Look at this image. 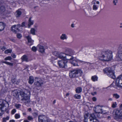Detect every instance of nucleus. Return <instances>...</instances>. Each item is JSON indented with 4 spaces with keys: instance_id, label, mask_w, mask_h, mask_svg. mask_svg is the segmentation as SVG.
I'll list each match as a JSON object with an SVG mask.
<instances>
[{
    "instance_id": "obj_1",
    "label": "nucleus",
    "mask_w": 122,
    "mask_h": 122,
    "mask_svg": "<svg viewBox=\"0 0 122 122\" xmlns=\"http://www.w3.org/2000/svg\"><path fill=\"white\" fill-rule=\"evenodd\" d=\"M112 51L108 50L103 51L99 58L101 60L108 61L111 60L112 59Z\"/></svg>"
},
{
    "instance_id": "obj_2",
    "label": "nucleus",
    "mask_w": 122,
    "mask_h": 122,
    "mask_svg": "<svg viewBox=\"0 0 122 122\" xmlns=\"http://www.w3.org/2000/svg\"><path fill=\"white\" fill-rule=\"evenodd\" d=\"M20 95L21 97V100L25 101V102L26 103H29L30 102V97L29 95L30 93L28 90H25L24 91H21L20 92Z\"/></svg>"
},
{
    "instance_id": "obj_3",
    "label": "nucleus",
    "mask_w": 122,
    "mask_h": 122,
    "mask_svg": "<svg viewBox=\"0 0 122 122\" xmlns=\"http://www.w3.org/2000/svg\"><path fill=\"white\" fill-rule=\"evenodd\" d=\"M82 73L81 70L76 69L70 71L69 75L70 78H73L81 76Z\"/></svg>"
},
{
    "instance_id": "obj_4",
    "label": "nucleus",
    "mask_w": 122,
    "mask_h": 122,
    "mask_svg": "<svg viewBox=\"0 0 122 122\" xmlns=\"http://www.w3.org/2000/svg\"><path fill=\"white\" fill-rule=\"evenodd\" d=\"M74 51L70 48H67L66 49L65 54V57L67 58V60H72L73 59L74 57L72 56L74 54Z\"/></svg>"
},
{
    "instance_id": "obj_5",
    "label": "nucleus",
    "mask_w": 122,
    "mask_h": 122,
    "mask_svg": "<svg viewBox=\"0 0 122 122\" xmlns=\"http://www.w3.org/2000/svg\"><path fill=\"white\" fill-rule=\"evenodd\" d=\"M104 73L106 74L108 76L113 79H115V76L114 71L112 70L110 67L106 68L103 70Z\"/></svg>"
},
{
    "instance_id": "obj_6",
    "label": "nucleus",
    "mask_w": 122,
    "mask_h": 122,
    "mask_svg": "<svg viewBox=\"0 0 122 122\" xmlns=\"http://www.w3.org/2000/svg\"><path fill=\"white\" fill-rule=\"evenodd\" d=\"M115 119L119 121H122V109L115 110Z\"/></svg>"
},
{
    "instance_id": "obj_7",
    "label": "nucleus",
    "mask_w": 122,
    "mask_h": 122,
    "mask_svg": "<svg viewBox=\"0 0 122 122\" xmlns=\"http://www.w3.org/2000/svg\"><path fill=\"white\" fill-rule=\"evenodd\" d=\"M115 85L113 86V87L115 88L117 87L122 88V75H121L118 76L117 78Z\"/></svg>"
},
{
    "instance_id": "obj_8",
    "label": "nucleus",
    "mask_w": 122,
    "mask_h": 122,
    "mask_svg": "<svg viewBox=\"0 0 122 122\" xmlns=\"http://www.w3.org/2000/svg\"><path fill=\"white\" fill-rule=\"evenodd\" d=\"M116 57L117 60L119 61L122 60V44L120 45L119 46Z\"/></svg>"
},
{
    "instance_id": "obj_9",
    "label": "nucleus",
    "mask_w": 122,
    "mask_h": 122,
    "mask_svg": "<svg viewBox=\"0 0 122 122\" xmlns=\"http://www.w3.org/2000/svg\"><path fill=\"white\" fill-rule=\"evenodd\" d=\"M39 122H50L48 118L45 115H40L38 117Z\"/></svg>"
},
{
    "instance_id": "obj_10",
    "label": "nucleus",
    "mask_w": 122,
    "mask_h": 122,
    "mask_svg": "<svg viewBox=\"0 0 122 122\" xmlns=\"http://www.w3.org/2000/svg\"><path fill=\"white\" fill-rule=\"evenodd\" d=\"M36 81L35 82V85L38 87L40 86L43 84V81L41 79L37 77L35 78V80Z\"/></svg>"
},
{
    "instance_id": "obj_11",
    "label": "nucleus",
    "mask_w": 122,
    "mask_h": 122,
    "mask_svg": "<svg viewBox=\"0 0 122 122\" xmlns=\"http://www.w3.org/2000/svg\"><path fill=\"white\" fill-rule=\"evenodd\" d=\"M78 62L81 63H87L86 62L79 60L77 59H75L72 61H71L70 63L73 66H79L78 65Z\"/></svg>"
},
{
    "instance_id": "obj_12",
    "label": "nucleus",
    "mask_w": 122,
    "mask_h": 122,
    "mask_svg": "<svg viewBox=\"0 0 122 122\" xmlns=\"http://www.w3.org/2000/svg\"><path fill=\"white\" fill-rule=\"evenodd\" d=\"M6 110V107L5 106L4 102L2 100H0V111L2 112L5 111Z\"/></svg>"
},
{
    "instance_id": "obj_13",
    "label": "nucleus",
    "mask_w": 122,
    "mask_h": 122,
    "mask_svg": "<svg viewBox=\"0 0 122 122\" xmlns=\"http://www.w3.org/2000/svg\"><path fill=\"white\" fill-rule=\"evenodd\" d=\"M67 62L65 60H62L59 61L58 63L60 67L61 68L65 67L66 66V63Z\"/></svg>"
},
{
    "instance_id": "obj_14",
    "label": "nucleus",
    "mask_w": 122,
    "mask_h": 122,
    "mask_svg": "<svg viewBox=\"0 0 122 122\" xmlns=\"http://www.w3.org/2000/svg\"><path fill=\"white\" fill-rule=\"evenodd\" d=\"M11 29L12 31L15 33H17L20 31L18 28L16 27L15 25H14L12 26Z\"/></svg>"
},
{
    "instance_id": "obj_15",
    "label": "nucleus",
    "mask_w": 122,
    "mask_h": 122,
    "mask_svg": "<svg viewBox=\"0 0 122 122\" xmlns=\"http://www.w3.org/2000/svg\"><path fill=\"white\" fill-rule=\"evenodd\" d=\"M102 110L101 107L99 106H97L94 109V110L97 113L101 112Z\"/></svg>"
},
{
    "instance_id": "obj_16",
    "label": "nucleus",
    "mask_w": 122,
    "mask_h": 122,
    "mask_svg": "<svg viewBox=\"0 0 122 122\" xmlns=\"http://www.w3.org/2000/svg\"><path fill=\"white\" fill-rule=\"evenodd\" d=\"M65 55V53H59L58 55V57L63 60H67V58L65 57L66 56H64V55Z\"/></svg>"
},
{
    "instance_id": "obj_17",
    "label": "nucleus",
    "mask_w": 122,
    "mask_h": 122,
    "mask_svg": "<svg viewBox=\"0 0 122 122\" xmlns=\"http://www.w3.org/2000/svg\"><path fill=\"white\" fill-rule=\"evenodd\" d=\"M26 37L28 40V42L30 43V44L28 43V45L30 46L32 45L33 44L34 41L32 40L31 36L28 35L27 36H26Z\"/></svg>"
},
{
    "instance_id": "obj_18",
    "label": "nucleus",
    "mask_w": 122,
    "mask_h": 122,
    "mask_svg": "<svg viewBox=\"0 0 122 122\" xmlns=\"http://www.w3.org/2000/svg\"><path fill=\"white\" fill-rule=\"evenodd\" d=\"M88 114V115H89V118L90 119V121H92L94 119H95L96 118V117L94 114Z\"/></svg>"
},
{
    "instance_id": "obj_19",
    "label": "nucleus",
    "mask_w": 122,
    "mask_h": 122,
    "mask_svg": "<svg viewBox=\"0 0 122 122\" xmlns=\"http://www.w3.org/2000/svg\"><path fill=\"white\" fill-rule=\"evenodd\" d=\"M6 10L5 7L3 5L0 6V13L2 14Z\"/></svg>"
},
{
    "instance_id": "obj_20",
    "label": "nucleus",
    "mask_w": 122,
    "mask_h": 122,
    "mask_svg": "<svg viewBox=\"0 0 122 122\" xmlns=\"http://www.w3.org/2000/svg\"><path fill=\"white\" fill-rule=\"evenodd\" d=\"M5 24L2 22H0V31L3 30L4 29Z\"/></svg>"
},
{
    "instance_id": "obj_21",
    "label": "nucleus",
    "mask_w": 122,
    "mask_h": 122,
    "mask_svg": "<svg viewBox=\"0 0 122 122\" xmlns=\"http://www.w3.org/2000/svg\"><path fill=\"white\" fill-rule=\"evenodd\" d=\"M60 39L62 40H66L67 39V36L65 34H62L60 37Z\"/></svg>"
},
{
    "instance_id": "obj_22",
    "label": "nucleus",
    "mask_w": 122,
    "mask_h": 122,
    "mask_svg": "<svg viewBox=\"0 0 122 122\" xmlns=\"http://www.w3.org/2000/svg\"><path fill=\"white\" fill-rule=\"evenodd\" d=\"M21 59L23 61L28 62L29 61L27 56L25 55H24L22 56L21 57Z\"/></svg>"
},
{
    "instance_id": "obj_23",
    "label": "nucleus",
    "mask_w": 122,
    "mask_h": 122,
    "mask_svg": "<svg viewBox=\"0 0 122 122\" xmlns=\"http://www.w3.org/2000/svg\"><path fill=\"white\" fill-rule=\"evenodd\" d=\"M45 49L43 46H39V51L41 53H44L45 51Z\"/></svg>"
},
{
    "instance_id": "obj_24",
    "label": "nucleus",
    "mask_w": 122,
    "mask_h": 122,
    "mask_svg": "<svg viewBox=\"0 0 122 122\" xmlns=\"http://www.w3.org/2000/svg\"><path fill=\"white\" fill-rule=\"evenodd\" d=\"M82 91V88L81 87H78L76 88V92L77 93H80Z\"/></svg>"
},
{
    "instance_id": "obj_25",
    "label": "nucleus",
    "mask_w": 122,
    "mask_h": 122,
    "mask_svg": "<svg viewBox=\"0 0 122 122\" xmlns=\"http://www.w3.org/2000/svg\"><path fill=\"white\" fill-rule=\"evenodd\" d=\"M31 17H30L29 20L28 24V27L29 28L30 26L33 24V21L31 20Z\"/></svg>"
},
{
    "instance_id": "obj_26",
    "label": "nucleus",
    "mask_w": 122,
    "mask_h": 122,
    "mask_svg": "<svg viewBox=\"0 0 122 122\" xmlns=\"http://www.w3.org/2000/svg\"><path fill=\"white\" fill-rule=\"evenodd\" d=\"M33 78L32 76H31L29 77V80L28 82L30 84H32L33 82Z\"/></svg>"
},
{
    "instance_id": "obj_27",
    "label": "nucleus",
    "mask_w": 122,
    "mask_h": 122,
    "mask_svg": "<svg viewBox=\"0 0 122 122\" xmlns=\"http://www.w3.org/2000/svg\"><path fill=\"white\" fill-rule=\"evenodd\" d=\"M18 94V92L17 90H15L13 91V96L15 97H16Z\"/></svg>"
},
{
    "instance_id": "obj_28",
    "label": "nucleus",
    "mask_w": 122,
    "mask_h": 122,
    "mask_svg": "<svg viewBox=\"0 0 122 122\" xmlns=\"http://www.w3.org/2000/svg\"><path fill=\"white\" fill-rule=\"evenodd\" d=\"M17 13L16 15V17H19L21 14V12L20 10H18L16 12Z\"/></svg>"
},
{
    "instance_id": "obj_29",
    "label": "nucleus",
    "mask_w": 122,
    "mask_h": 122,
    "mask_svg": "<svg viewBox=\"0 0 122 122\" xmlns=\"http://www.w3.org/2000/svg\"><path fill=\"white\" fill-rule=\"evenodd\" d=\"M81 95H78L76 94L74 96V97L77 99H80L81 98Z\"/></svg>"
},
{
    "instance_id": "obj_30",
    "label": "nucleus",
    "mask_w": 122,
    "mask_h": 122,
    "mask_svg": "<svg viewBox=\"0 0 122 122\" xmlns=\"http://www.w3.org/2000/svg\"><path fill=\"white\" fill-rule=\"evenodd\" d=\"M35 29L34 28H32L30 30V32L31 34L33 35H35Z\"/></svg>"
},
{
    "instance_id": "obj_31",
    "label": "nucleus",
    "mask_w": 122,
    "mask_h": 122,
    "mask_svg": "<svg viewBox=\"0 0 122 122\" xmlns=\"http://www.w3.org/2000/svg\"><path fill=\"white\" fill-rule=\"evenodd\" d=\"M89 115L88 114H86V115L84 116V122H88L87 119L88 117H89Z\"/></svg>"
},
{
    "instance_id": "obj_32",
    "label": "nucleus",
    "mask_w": 122,
    "mask_h": 122,
    "mask_svg": "<svg viewBox=\"0 0 122 122\" xmlns=\"http://www.w3.org/2000/svg\"><path fill=\"white\" fill-rule=\"evenodd\" d=\"M97 77L96 76H94L92 77L91 79L93 81H95L97 80Z\"/></svg>"
},
{
    "instance_id": "obj_33",
    "label": "nucleus",
    "mask_w": 122,
    "mask_h": 122,
    "mask_svg": "<svg viewBox=\"0 0 122 122\" xmlns=\"http://www.w3.org/2000/svg\"><path fill=\"white\" fill-rule=\"evenodd\" d=\"M113 97L116 99L120 97V96L117 93L114 94L113 95Z\"/></svg>"
},
{
    "instance_id": "obj_34",
    "label": "nucleus",
    "mask_w": 122,
    "mask_h": 122,
    "mask_svg": "<svg viewBox=\"0 0 122 122\" xmlns=\"http://www.w3.org/2000/svg\"><path fill=\"white\" fill-rule=\"evenodd\" d=\"M12 50L11 49H9L6 50L5 51V54H7L9 53H10L12 52Z\"/></svg>"
},
{
    "instance_id": "obj_35",
    "label": "nucleus",
    "mask_w": 122,
    "mask_h": 122,
    "mask_svg": "<svg viewBox=\"0 0 122 122\" xmlns=\"http://www.w3.org/2000/svg\"><path fill=\"white\" fill-rule=\"evenodd\" d=\"M2 63H5L6 64L9 65L11 66H12L13 65V64L9 62L6 61H2Z\"/></svg>"
},
{
    "instance_id": "obj_36",
    "label": "nucleus",
    "mask_w": 122,
    "mask_h": 122,
    "mask_svg": "<svg viewBox=\"0 0 122 122\" xmlns=\"http://www.w3.org/2000/svg\"><path fill=\"white\" fill-rule=\"evenodd\" d=\"M92 8L93 10H96L98 9V6L96 5H94L93 6Z\"/></svg>"
},
{
    "instance_id": "obj_37",
    "label": "nucleus",
    "mask_w": 122,
    "mask_h": 122,
    "mask_svg": "<svg viewBox=\"0 0 122 122\" xmlns=\"http://www.w3.org/2000/svg\"><path fill=\"white\" fill-rule=\"evenodd\" d=\"M9 117H6L4 118H3V122H5L7 120H9Z\"/></svg>"
},
{
    "instance_id": "obj_38",
    "label": "nucleus",
    "mask_w": 122,
    "mask_h": 122,
    "mask_svg": "<svg viewBox=\"0 0 122 122\" xmlns=\"http://www.w3.org/2000/svg\"><path fill=\"white\" fill-rule=\"evenodd\" d=\"M117 105V104L116 102H113L112 103V107L113 108H115L116 107Z\"/></svg>"
},
{
    "instance_id": "obj_39",
    "label": "nucleus",
    "mask_w": 122,
    "mask_h": 122,
    "mask_svg": "<svg viewBox=\"0 0 122 122\" xmlns=\"http://www.w3.org/2000/svg\"><path fill=\"white\" fill-rule=\"evenodd\" d=\"M97 117L98 118H101L102 117V114L101 113V112L97 113Z\"/></svg>"
},
{
    "instance_id": "obj_40",
    "label": "nucleus",
    "mask_w": 122,
    "mask_h": 122,
    "mask_svg": "<svg viewBox=\"0 0 122 122\" xmlns=\"http://www.w3.org/2000/svg\"><path fill=\"white\" fill-rule=\"evenodd\" d=\"M12 59V58L10 56L7 57L5 58L4 60L6 61L7 60H11Z\"/></svg>"
},
{
    "instance_id": "obj_41",
    "label": "nucleus",
    "mask_w": 122,
    "mask_h": 122,
    "mask_svg": "<svg viewBox=\"0 0 122 122\" xmlns=\"http://www.w3.org/2000/svg\"><path fill=\"white\" fill-rule=\"evenodd\" d=\"M31 50L32 51L35 52L36 51L37 48L36 47L33 46Z\"/></svg>"
},
{
    "instance_id": "obj_42",
    "label": "nucleus",
    "mask_w": 122,
    "mask_h": 122,
    "mask_svg": "<svg viewBox=\"0 0 122 122\" xmlns=\"http://www.w3.org/2000/svg\"><path fill=\"white\" fill-rule=\"evenodd\" d=\"M15 118L18 119L20 117V116L19 114H16L15 115Z\"/></svg>"
},
{
    "instance_id": "obj_43",
    "label": "nucleus",
    "mask_w": 122,
    "mask_h": 122,
    "mask_svg": "<svg viewBox=\"0 0 122 122\" xmlns=\"http://www.w3.org/2000/svg\"><path fill=\"white\" fill-rule=\"evenodd\" d=\"M15 107L17 108H19L21 106V105L19 104H16L15 105Z\"/></svg>"
},
{
    "instance_id": "obj_44",
    "label": "nucleus",
    "mask_w": 122,
    "mask_h": 122,
    "mask_svg": "<svg viewBox=\"0 0 122 122\" xmlns=\"http://www.w3.org/2000/svg\"><path fill=\"white\" fill-rule=\"evenodd\" d=\"M33 115L34 116V117H36L38 115V113L37 112H34L32 113Z\"/></svg>"
},
{
    "instance_id": "obj_45",
    "label": "nucleus",
    "mask_w": 122,
    "mask_h": 122,
    "mask_svg": "<svg viewBox=\"0 0 122 122\" xmlns=\"http://www.w3.org/2000/svg\"><path fill=\"white\" fill-rule=\"evenodd\" d=\"M117 0H114L113 1V3L114 5H116L117 3Z\"/></svg>"
},
{
    "instance_id": "obj_46",
    "label": "nucleus",
    "mask_w": 122,
    "mask_h": 122,
    "mask_svg": "<svg viewBox=\"0 0 122 122\" xmlns=\"http://www.w3.org/2000/svg\"><path fill=\"white\" fill-rule=\"evenodd\" d=\"M17 37L19 39L21 37H22V36L20 34H17Z\"/></svg>"
},
{
    "instance_id": "obj_47",
    "label": "nucleus",
    "mask_w": 122,
    "mask_h": 122,
    "mask_svg": "<svg viewBox=\"0 0 122 122\" xmlns=\"http://www.w3.org/2000/svg\"><path fill=\"white\" fill-rule=\"evenodd\" d=\"M27 119L28 120L30 121L33 119V118L31 117L30 116H29L28 117Z\"/></svg>"
},
{
    "instance_id": "obj_48",
    "label": "nucleus",
    "mask_w": 122,
    "mask_h": 122,
    "mask_svg": "<svg viewBox=\"0 0 122 122\" xmlns=\"http://www.w3.org/2000/svg\"><path fill=\"white\" fill-rule=\"evenodd\" d=\"M0 49L2 50V51H4L6 49V47L5 46H3L2 47H0Z\"/></svg>"
},
{
    "instance_id": "obj_49",
    "label": "nucleus",
    "mask_w": 122,
    "mask_h": 122,
    "mask_svg": "<svg viewBox=\"0 0 122 122\" xmlns=\"http://www.w3.org/2000/svg\"><path fill=\"white\" fill-rule=\"evenodd\" d=\"M16 112V110L15 109H13L11 111V113L12 114H14Z\"/></svg>"
},
{
    "instance_id": "obj_50",
    "label": "nucleus",
    "mask_w": 122,
    "mask_h": 122,
    "mask_svg": "<svg viewBox=\"0 0 122 122\" xmlns=\"http://www.w3.org/2000/svg\"><path fill=\"white\" fill-rule=\"evenodd\" d=\"M59 53L57 52H54L53 54L55 56H58V55Z\"/></svg>"
},
{
    "instance_id": "obj_51",
    "label": "nucleus",
    "mask_w": 122,
    "mask_h": 122,
    "mask_svg": "<svg viewBox=\"0 0 122 122\" xmlns=\"http://www.w3.org/2000/svg\"><path fill=\"white\" fill-rule=\"evenodd\" d=\"M25 22H23L22 23V24L21 25V27H23V26H24L25 25Z\"/></svg>"
},
{
    "instance_id": "obj_52",
    "label": "nucleus",
    "mask_w": 122,
    "mask_h": 122,
    "mask_svg": "<svg viewBox=\"0 0 122 122\" xmlns=\"http://www.w3.org/2000/svg\"><path fill=\"white\" fill-rule=\"evenodd\" d=\"M11 56L13 58H15L16 57L15 55L14 54H11Z\"/></svg>"
},
{
    "instance_id": "obj_53",
    "label": "nucleus",
    "mask_w": 122,
    "mask_h": 122,
    "mask_svg": "<svg viewBox=\"0 0 122 122\" xmlns=\"http://www.w3.org/2000/svg\"><path fill=\"white\" fill-rule=\"evenodd\" d=\"M101 113L102 114H102H104L105 113H106V112L105 111H103L102 110V111H101Z\"/></svg>"
},
{
    "instance_id": "obj_54",
    "label": "nucleus",
    "mask_w": 122,
    "mask_h": 122,
    "mask_svg": "<svg viewBox=\"0 0 122 122\" xmlns=\"http://www.w3.org/2000/svg\"><path fill=\"white\" fill-rule=\"evenodd\" d=\"M17 27V28H19L21 27V25L20 24H18L17 25H15Z\"/></svg>"
},
{
    "instance_id": "obj_55",
    "label": "nucleus",
    "mask_w": 122,
    "mask_h": 122,
    "mask_svg": "<svg viewBox=\"0 0 122 122\" xmlns=\"http://www.w3.org/2000/svg\"><path fill=\"white\" fill-rule=\"evenodd\" d=\"M92 100L93 101H96L97 99L96 97H94L92 98Z\"/></svg>"
},
{
    "instance_id": "obj_56",
    "label": "nucleus",
    "mask_w": 122,
    "mask_h": 122,
    "mask_svg": "<svg viewBox=\"0 0 122 122\" xmlns=\"http://www.w3.org/2000/svg\"><path fill=\"white\" fill-rule=\"evenodd\" d=\"M6 110L5 111H6V112L8 113V114L9 113V111L8 110V108H7V107H6Z\"/></svg>"
},
{
    "instance_id": "obj_57",
    "label": "nucleus",
    "mask_w": 122,
    "mask_h": 122,
    "mask_svg": "<svg viewBox=\"0 0 122 122\" xmlns=\"http://www.w3.org/2000/svg\"><path fill=\"white\" fill-rule=\"evenodd\" d=\"M93 122H98V121H97V120L96 119V118L95 119H94L93 120Z\"/></svg>"
},
{
    "instance_id": "obj_58",
    "label": "nucleus",
    "mask_w": 122,
    "mask_h": 122,
    "mask_svg": "<svg viewBox=\"0 0 122 122\" xmlns=\"http://www.w3.org/2000/svg\"><path fill=\"white\" fill-rule=\"evenodd\" d=\"M97 92H94L93 93H92V94L93 95H95L96 94Z\"/></svg>"
},
{
    "instance_id": "obj_59",
    "label": "nucleus",
    "mask_w": 122,
    "mask_h": 122,
    "mask_svg": "<svg viewBox=\"0 0 122 122\" xmlns=\"http://www.w3.org/2000/svg\"><path fill=\"white\" fill-rule=\"evenodd\" d=\"M108 101H112V99L111 98H110L108 99Z\"/></svg>"
},
{
    "instance_id": "obj_60",
    "label": "nucleus",
    "mask_w": 122,
    "mask_h": 122,
    "mask_svg": "<svg viewBox=\"0 0 122 122\" xmlns=\"http://www.w3.org/2000/svg\"><path fill=\"white\" fill-rule=\"evenodd\" d=\"M28 110L29 112H30L31 111V108H28Z\"/></svg>"
},
{
    "instance_id": "obj_61",
    "label": "nucleus",
    "mask_w": 122,
    "mask_h": 122,
    "mask_svg": "<svg viewBox=\"0 0 122 122\" xmlns=\"http://www.w3.org/2000/svg\"><path fill=\"white\" fill-rule=\"evenodd\" d=\"M71 27H72V28L74 27V24H71Z\"/></svg>"
},
{
    "instance_id": "obj_62",
    "label": "nucleus",
    "mask_w": 122,
    "mask_h": 122,
    "mask_svg": "<svg viewBox=\"0 0 122 122\" xmlns=\"http://www.w3.org/2000/svg\"><path fill=\"white\" fill-rule=\"evenodd\" d=\"M15 121L14 120H10L9 122H14Z\"/></svg>"
},
{
    "instance_id": "obj_63",
    "label": "nucleus",
    "mask_w": 122,
    "mask_h": 122,
    "mask_svg": "<svg viewBox=\"0 0 122 122\" xmlns=\"http://www.w3.org/2000/svg\"><path fill=\"white\" fill-rule=\"evenodd\" d=\"M24 122H29L27 120H25L24 121Z\"/></svg>"
},
{
    "instance_id": "obj_64",
    "label": "nucleus",
    "mask_w": 122,
    "mask_h": 122,
    "mask_svg": "<svg viewBox=\"0 0 122 122\" xmlns=\"http://www.w3.org/2000/svg\"><path fill=\"white\" fill-rule=\"evenodd\" d=\"M56 100H54L53 102V104H54L56 102Z\"/></svg>"
}]
</instances>
